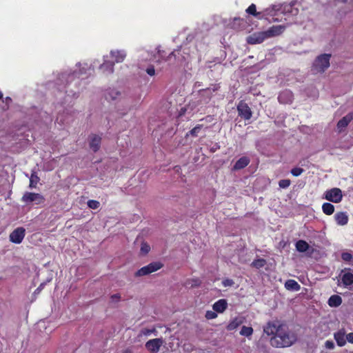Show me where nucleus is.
Instances as JSON below:
<instances>
[{
  "mask_svg": "<svg viewBox=\"0 0 353 353\" xmlns=\"http://www.w3.org/2000/svg\"><path fill=\"white\" fill-rule=\"evenodd\" d=\"M114 63L113 61H105L100 66L99 69L104 74H110L114 72Z\"/></svg>",
  "mask_w": 353,
  "mask_h": 353,
  "instance_id": "16",
  "label": "nucleus"
},
{
  "mask_svg": "<svg viewBox=\"0 0 353 353\" xmlns=\"http://www.w3.org/2000/svg\"><path fill=\"white\" fill-rule=\"evenodd\" d=\"M21 201L26 205L31 203L41 205L44 203L46 199L39 193L26 192L21 197Z\"/></svg>",
  "mask_w": 353,
  "mask_h": 353,
  "instance_id": "3",
  "label": "nucleus"
},
{
  "mask_svg": "<svg viewBox=\"0 0 353 353\" xmlns=\"http://www.w3.org/2000/svg\"><path fill=\"white\" fill-rule=\"evenodd\" d=\"M152 333H155V334L157 333V330H156L155 327H153L152 329L143 328L141 331V334L142 335H144V336H149V335H150Z\"/></svg>",
  "mask_w": 353,
  "mask_h": 353,
  "instance_id": "35",
  "label": "nucleus"
},
{
  "mask_svg": "<svg viewBox=\"0 0 353 353\" xmlns=\"http://www.w3.org/2000/svg\"><path fill=\"white\" fill-rule=\"evenodd\" d=\"M352 121H353V112H349L338 121L336 125L338 132H342Z\"/></svg>",
  "mask_w": 353,
  "mask_h": 353,
  "instance_id": "12",
  "label": "nucleus"
},
{
  "mask_svg": "<svg viewBox=\"0 0 353 353\" xmlns=\"http://www.w3.org/2000/svg\"><path fill=\"white\" fill-rule=\"evenodd\" d=\"M246 12L248 14H250V15H252V16H254L259 19H261V13L259 12H257L256 11V5L254 4V3H252L247 9H246Z\"/></svg>",
  "mask_w": 353,
  "mask_h": 353,
  "instance_id": "26",
  "label": "nucleus"
},
{
  "mask_svg": "<svg viewBox=\"0 0 353 353\" xmlns=\"http://www.w3.org/2000/svg\"><path fill=\"white\" fill-rule=\"evenodd\" d=\"M150 250V246L148 243L143 242L141 245L140 252L143 255L147 254Z\"/></svg>",
  "mask_w": 353,
  "mask_h": 353,
  "instance_id": "32",
  "label": "nucleus"
},
{
  "mask_svg": "<svg viewBox=\"0 0 353 353\" xmlns=\"http://www.w3.org/2000/svg\"><path fill=\"white\" fill-rule=\"evenodd\" d=\"M334 219L336 223L339 225H345L348 222V216L346 212H339L334 214Z\"/></svg>",
  "mask_w": 353,
  "mask_h": 353,
  "instance_id": "20",
  "label": "nucleus"
},
{
  "mask_svg": "<svg viewBox=\"0 0 353 353\" xmlns=\"http://www.w3.org/2000/svg\"><path fill=\"white\" fill-rule=\"evenodd\" d=\"M330 54H323L318 56L312 65V70L316 72L323 73L330 67Z\"/></svg>",
  "mask_w": 353,
  "mask_h": 353,
  "instance_id": "2",
  "label": "nucleus"
},
{
  "mask_svg": "<svg viewBox=\"0 0 353 353\" xmlns=\"http://www.w3.org/2000/svg\"><path fill=\"white\" fill-rule=\"evenodd\" d=\"M341 283L345 287L350 286L353 284V272L352 269L345 268L341 271Z\"/></svg>",
  "mask_w": 353,
  "mask_h": 353,
  "instance_id": "11",
  "label": "nucleus"
},
{
  "mask_svg": "<svg viewBox=\"0 0 353 353\" xmlns=\"http://www.w3.org/2000/svg\"><path fill=\"white\" fill-rule=\"evenodd\" d=\"M341 259L345 261H350L352 259V255L349 252H343L341 254Z\"/></svg>",
  "mask_w": 353,
  "mask_h": 353,
  "instance_id": "41",
  "label": "nucleus"
},
{
  "mask_svg": "<svg viewBox=\"0 0 353 353\" xmlns=\"http://www.w3.org/2000/svg\"><path fill=\"white\" fill-rule=\"evenodd\" d=\"M287 12H290L292 13V14H296L299 12L298 9H293L292 6H288V9L286 10Z\"/></svg>",
  "mask_w": 353,
  "mask_h": 353,
  "instance_id": "46",
  "label": "nucleus"
},
{
  "mask_svg": "<svg viewBox=\"0 0 353 353\" xmlns=\"http://www.w3.org/2000/svg\"><path fill=\"white\" fill-rule=\"evenodd\" d=\"M25 235V229L22 227L17 228L10 234V241L14 243L19 244L22 242Z\"/></svg>",
  "mask_w": 353,
  "mask_h": 353,
  "instance_id": "10",
  "label": "nucleus"
},
{
  "mask_svg": "<svg viewBox=\"0 0 353 353\" xmlns=\"http://www.w3.org/2000/svg\"><path fill=\"white\" fill-rule=\"evenodd\" d=\"M293 94L290 90H284L278 96V100L281 103H289L292 101Z\"/></svg>",
  "mask_w": 353,
  "mask_h": 353,
  "instance_id": "13",
  "label": "nucleus"
},
{
  "mask_svg": "<svg viewBox=\"0 0 353 353\" xmlns=\"http://www.w3.org/2000/svg\"><path fill=\"white\" fill-rule=\"evenodd\" d=\"M253 328L252 327H248L243 325L240 331V334L244 336H251L253 334Z\"/></svg>",
  "mask_w": 353,
  "mask_h": 353,
  "instance_id": "30",
  "label": "nucleus"
},
{
  "mask_svg": "<svg viewBox=\"0 0 353 353\" xmlns=\"http://www.w3.org/2000/svg\"><path fill=\"white\" fill-rule=\"evenodd\" d=\"M304 172V170L301 168H294L291 170V174L294 176L301 175Z\"/></svg>",
  "mask_w": 353,
  "mask_h": 353,
  "instance_id": "37",
  "label": "nucleus"
},
{
  "mask_svg": "<svg viewBox=\"0 0 353 353\" xmlns=\"http://www.w3.org/2000/svg\"><path fill=\"white\" fill-rule=\"evenodd\" d=\"M334 336L339 346L342 347L345 345L346 340L345 339V333L343 332L339 331L334 334Z\"/></svg>",
  "mask_w": 353,
  "mask_h": 353,
  "instance_id": "24",
  "label": "nucleus"
},
{
  "mask_svg": "<svg viewBox=\"0 0 353 353\" xmlns=\"http://www.w3.org/2000/svg\"><path fill=\"white\" fill-rule=\"evenodd\" d=\"M3 98V93L0 91V100Z\"/></svg>",
  "mask_w": 353,
  "mask_h": 353,
  "instance_id": "49",
  "label": "nucleus"
},
{
  "mask_svg": "<svg viewBox=\"0 0 353 353\" xmlns=\"http://www.w3.org/2000/svg\"><path fill=\"white\" fill-rule=\"evenodd\" d=\"M237 112L240 117L245 120H249L252 116V112L248 105L243 100L237 105Z\"/></svg>",
  "mask_w": 353,
  "mask_h": 353,
  "instance_id": "7",
  "label": "nucleus"
},
{
  "mask_svg": "<svg viewBox=\"0 0 353 353\" xmlns=\"http://www.w3.org/2000/svg\"><path fill=\"white\" fill-rule=\"evenodd\" d=\"M291 184L290 179H281L279 181V185L281 188L285 189L288 188Z\"/></svg>",
  "mask_w": 353,
  "mask_h": 353,
  "instance_id": "36",
  "label": "nucleus"
},
{
  "mask_svg": "<svg viewBox=\"0 0 353 353\" xmlns=\"http://www.w3.org/2000/svg\"><path fill=\"white\" fill-rule=\"evenodd\" d=\"M352 272H353V269H352Z\"/></svg>",
  "mask_w": 353,
  "mask_h": 353,
  "instance_id": "51",
  "label": "nucleus"
},
{
  "mask_svg": "<svg viewBox=\"0 0 353 353\" xmlns=\"http://www.w3.org/2000/svg\"><path fill=\"white\" fill-rule=\"evenodd\" d=\"M191 287H199L201 284V281L199 278L192 279L190 281Z\"/></svg>",
  "mask_w": 353,
  "mask_h": 353,
  "instance_id": "40",
  "label": "nucleus"
},
{
  "mask_svg": "<svg viewBox=\"0 0 353 353\" xmlns=\"http://www.w3.org/2000/svg\"><path fill=\"white\" fill-rule=\"evenodd\" d=\"M266 39L267 33L264 32H254L247 37V43L250 45L259 44L263 42Z\"/></svg>",
  "mask_w": 353,
  "mask_h": 353,
  "instance_id": "9",
  "label": "nucleus"
},
{
  "mask_svg": "<svg viewBox=\"0 0 353 353\" xmlns=\"http://www.w3.org/2000/svg\"><path fill=\"white\" fill-rule=\"evenodd\" d=\"M296 341V335L290 332L288 327L283 323L277 334L271 337L270 344L274 347H287L293 345Z\"/></svg>",
  "mask_w": 353,
  "mask_h": 353,
  "instance_id": "1",
  "label": "nucleus"
},
{
  "mask_svg": "<svg viewBox=\"0 0 353 353\" xmlns=\"http://www.w3.org/2000/svg\"><path fill=\"white\" fill-rule=\"evenodd\" d=\"M101 137L97 134H92L90 141V148L94 152H97L101 146Z\"/></svg>",
  "mask_w": 353,
  "mask_h": 353,
  "instance_id": "17",
  "label": "nucleus"
},
{
  "mask_svg": "<svg viewBox=\"0 0 353 353\" xmlns=\"http://www.w3.org/2000/svg\"><path fill=\"white\" fill-rule=\"evenodd\" d=\"M328 305L330 307H338L342 303V299L339 295H332L328 299Z\"/></svg>",
  "mask_w": 353,
  "mask_h": 353,
  "instance_id": "23",
  "label": "nucleus"
},
{
  "mask_svg": "<svg viewBox=\"0 0 353 353\" xmlns=\"http://www.w3.org/2000/svg\"><path fill=\"white\" fill-rule=\"evenodd\" d=\"M216 317H217V314H216V312H215L214 310V311L208 310L205 313V318L207 319H216Z\"/></svg>",
  "mask_w": 353,
  "mask_h": 353,
  "instance_id": "38",
  "label": "nucleus"
},
{
  "mask_svg": "<svg viewBox=\"0 0 353 353\" xmlns=\"http://www.w3.org/2000/svg\"><path fill=\"white\" fill-rule=\"evenodd\" d=\"M322 210L326 215H331L334 212V206L330 203H324L322 205Z\"/></svg>",
  "mask_w": 353,
  "mask_h": 353,
  "instance_id": "27",
  "label": "nucleus"
},
{
  "mask_svg": "<svg viewBox=\"0 0 353 353\" xmlns=\"http://www.w3.org/2000/svg\"><path fill=\"white\" fill-rule=\"evenodd\" d=\"M6 101H12V99H11V98H10V97H6Z\"/></svg>",
  "mask_w": 353,
  "mask_h": 353,
  "instance_id": "50",
  "label": "nucleus"
},
{
  "mask_svg": "<svg viewBox=\"0 0 353 353\" xmlns=\"http://www.w3.org/2000/svg\"><path fill=\"white\" fill-rule=\"evenodd\" d=\"M110 55L114 59V63H121L123 61L126 57V54L123 50H112Z\"/></svg>",
  "mask_w": 353,
  "mask_h": 353,
  "instance_id": "21",
  "label": "nucleus"
},
{
  "mask_svg": "<svg viewBox=\"0 0 353 353\" xmlns=\"http://www.w3.org/2000/svg\"><path fill=\"white\" fill-rule=\"evenodd\" d=\"M111 299L112 301H119L121 299V295L119 294H114L111 296Z\"/></svg>",
  "mask_w": 353,
  "mask_h": 353,
  "instance_id": "44",
  "label": "nucleus"
},
{
  "mask_svg": "<svg viewBox=\"0 0 353 353\" xmlns=\"http://www.w3.org/2000/svg\"><path fill=\"white\" fill-rule=\"evenodd\" d=\"M163 343L164 341L162 338H156L148 341L145 343V346L150 353H157L160 350Z\"/></svg>",
  "mask_w": 353,
  "mask_h": 353,
  "instance_id": "8",
  "label": "nucleus"
},
{
  "mask_svg": "<svg viewBox=\"0 0 353 353\" xmlns=\"http://www.w3.org/2000/svg\"><path fill=\"white\" fill-rule=\"evenodd\" d=\"M88 206L93 210L97 209L100 206V203L96 200H89L87 203Z\"/></svg>",
  "mask_w": 353,
  "mask_h": 353,
  "instance_id": "34",
  "label": "nucleus"
},
{
  "mask_svg": "<svg viewBox=\"0 0 353 353\" xmlns=\"http://www.w3.org/2000/svg\"><path fill=\"white\" fill-rule=\"evenodd\" d=\"M163 266V263L159 261L152 262L148 265L143 266L135 273V276H143L148 275L160 270Z\"/></svg>",
  "mask_w": 353,
  "mask_h": 353,
  "instance_id": "4",
  "label": "nucleus"
},
{
  "mask_svg": "<svg viewBox=\"0 0 353 353\" xmlns=\"http://www.w3.org/2000/svg\"><path fill=\"white\" fill-rule=\"evenodd\" d=\"M244 318L242 316H236L232 319L226 326V329L228 331H232L236 329L244 322Z\"/></svg>",
  "mask_w": 353,
  "mask_h": 353,
  "instance_id": "14",
  "label": "nucleus"
},
{
  "mask_svg": "<svg viewBox=\"0 0 353 353\" xmlns=\"http://www.w3.org/2000/svg\"><path fill=\"white\" fill-rule=\"evenodd\" d=\"M250 160L247 157H242L238 159L233 166L234 170H239L243 169L249 165Z\"/></svg>",
  "mask_w": 353,
  "mask_h": 353,
  "instance_id": "19",
  "label": "nucleus"
},
{
  "mask_svg": "<svg viewBox=\"0 0 353 353\" xmlns=\"http://www.w3.org/2000/svg\"><path fill=\"white\" fill-rule=\"evenodd\" d=\"M346 340L349 343H353V332H350L346 335Z\"/></svg>",
  "mask_w": 353,
  "mask_h": 353,
  "instance_id": "45",
  "label": "nucleus"
},
{
  "mask_svg": "<svg viewBox=\"0 0 353 353\" xmlns=\"http://www.w3.org/2000/svg\"><path fill=\"white\" fill-rule=\"evenodd\" d=\"M44 284L41 283L35 290V292H39L43 288Z\"/></svg>",
  "mask_w": 353,
  "mask_h": 353,
  "instance_id": "47",
  "label": "nucleus"
},
{
  "mask_svg": "<svg viewBox=\"0 0 353 353\" xmlns=\"http://www.w3.org/2000/svg\"><path fill=\"white\" fill-rule=\"evenodd\" d=\"M285 288L288 290L299 291L301 285L295 280L288 279L285 283Z\"/></svg>",
  "mask_w": 353,
  "mask_h": 353,
  "instance_id": "22",
  "label": "nucleus"
},
{
  "mask_svg": "<svg viewBox=\"0 0 353 353\" xmlns=\"http://www.w3.org/2000/svg\"><path fill=\"white\" fill-rule=\"evenodd\" d=\"M284 29L285 27L283 26H273L265 31V32L267 33L268 38H270L281 34Z\"/></svg>",
  "mask_w": 353,
  "mask_h": 353,
  "instance_id": "18",
  "label": "nucleus"
},
{
  "mask_svg": "<svg viewBox=\"0 0 353 353\" xmlns=\"http://www.w3.org/2000/svg\"><path fill=\"white\" fill-rule=\"evenodd\" d=\"M266 260L264 259H254L252 263H251V266L253 267V268H255L256 269H260L263 267H264L265 265H266Z\"/></svg>",
  "mask_w": 353,
  "mask_h": 353,
  "instance_id": "28",
  "label": "nucleus"
},
{
  "mask_svg": "<svg viewBox=\"0 0 353 353\" xmlns=\"http://www.w3.org/2000/svg\"><path fill=\"white\" fill-rule=\"evenodd\" d=\"M325 347L328 350H333L335 347L334 343L331 340H327L325 342Z\"/></svg>",
  "mask_w": 353,
  "mask_h": 353,
  "instance_id": "42",
  "label": "nucleus"
},
{
  "mask_svg": "<svg viewBox=\"0 0 353 353\" xmlns=\"http://www.w3.org/2000/svg\"><path fill=\"white\" fill-rule=\"evenodd\" d=\"M123 353H132V352L131 350L127 349V350H124Z\"/></svg>",
  "mask_w": 353,
  "mask_h": 353,
  "instance_id": "48",
  "label": "nucleus"
},
{
  "mask_svg": "<svg viewBox=\"0 0 353 353\" xmlns=\"http://www.w3.org/2000/svg\"><path fill=\"white\" fill-rule=\"evenodd\" d=\"M119 94V92L112 90L105 94V99L107 100H114L117 98V96H118Z\"/></svg>",
  "mask_w": 353,
  "mask_h": 353,
  "instance_id": "33",
  "label": "nucleus"
},
{
  "mask_svg": "<svg viewBox=\"0 0 353 353\" xmlns=\"http://www.w3.org/2000/svg\"><path fill=\"white\" fill-rule=\"evenodd\" d=\"M146 72L150 76H154L155 74V70L154 66H150L146 69Z\"/></svg>",
  "mask_w": 353,
  "mask_h": 353,
  "instance_id": "43",
  "label": "nucleus"
},
{
  "mask_svg": "<svg viewBox=\"0 0 353 353\" xmlns=\"http://www.w3.org/2000/svg\"><path fill=\"white\" fill-rule=\"evenodd\" d=\"M39 181V177L35 173H32L30 178L29 188H36Z\"/></svg>",
  "mask_w": 353,
  "mask_h": 353,
  "instance_id": "31",
  "label": "nucleus"
},
{
  "mask_svg": "<svg viewBox=\"0 0 353 353\" xmlns=\"http://www.w3.org/2000/svg\"><path fill=\"white\" fill-rule=\"evenodd\" d=\"M283 323L279 321H269L263 327V332L268 336H276Z\"/></svg>",
  "mask_w": 353,
  "mask_h": 353,
  "instance_id": "6",
  "label": "nucleus"
},
{
  "mask_svg": "<svg viewBox=\"0 0 353 353\" xmlns=\"http://www.w3.org/2000/svg\"><path fill=\"white\" fill-rule=\"evenodd\" d=\"M295 246L296 249L300 252H305L310 248L309 244L304 240H299L296 243Z\"/></svg>",
  "mask_w": 353,
  "mask_h": 353,
  "instance_id": "25",
  "label": "nucleus"
},
{
  "mask_svg": "<svg viewBox=\"0 0 353 353\" xmlns=\"http://www.w3.org/2000/svg\"><path fill=\"white\" fill-rule=\"evenodd\" d=\"M213 310L218 313H223L228 308V302L226 299H219L212 305Z\"/></svg>",
  "mask_w": 353,
  "mask_h": 353,
  "instance_id": "15",
  "label": "nucleus"
},
{
  "mask_svg": "<svg viewBox=\"0 0 353 353\" xmlns=\"http://www.w3.org/2000/svg\"><path fill=\"white\" fill-rule=\"evenodd\" d=\"M324 198L333 203H340L343 199L342 191L340 188H333L330 190L325 191Z\"/></svg>",
  "mask_w": 353,
  "mask_h": 353,
  "instance_id": "5",
  "label": "nucleus"
},
{
  "mask_svg": "<svg viewBox=\"0 0 353 353\" xmlns=\"http://www.w3.org/2000/svg\"><path fill=\"white\" fill-rule=\"evenodd\" d=\"M234 284V282L231 279H225L222 281V285L223 287H231Z\"/></svg>",
  "mask_w": 353,
  "mask_h": 353,
  "instance_id": "39",
  "label": "nucleus"
},
{
  "mask_svg": "<svg viewBox=\"0 0 353 353\" xmlns=\"http://www.w3.org/2000/svg\"><path fill=\"white\" fill-rule=\"evenodd\" d=\"M203 125L201 124L196 125L194 128H193L191 130H190L187 134L186 137L192 136L193 137H196L200 132L201 130L203 128Z\"/></svg>",
  "mask_w": 353,
  "mask_h": 353,
  "instance_id": "29",
  "label": "nucleus"
}]
</instances>
